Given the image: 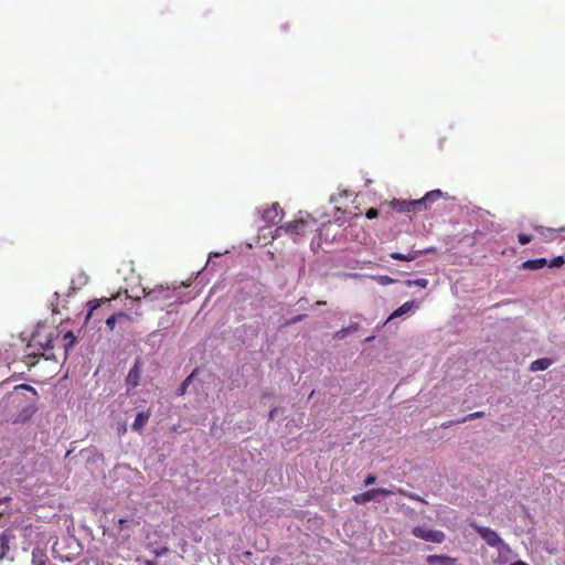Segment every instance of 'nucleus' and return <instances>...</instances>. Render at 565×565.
Returning <instances> with one entry per match:
<instances>
[{
  "label": "nucleus",
  "instance_id": "nucleus-9",
  "mask_svg": "<svg viewBox=\"0 0 565 565\" xmlns=\"http://www.w3.org/2000/svg\"><path fill=\"white\" fill-rule=\"evenodd\" d=\"M284 211L280 207L279 203H273L269 207L265 209L263 212V220L268 225H274L279 223L282 220Z\"/></svg>",
  "mask_w": 565,
  "mask_h": 565
},
{
  "label": "nucleus",
  "instance_id": "nucleus-7",
  "mask_svg": "<svg viewBox=\"0 0 565 565\" xmlns=\"http://www.w3.org/2000/svg\"><path fill=\"white\" fill-rule=\"evenodd\" d=\"M470 526L487 542L491 547L507 546L499 534L490 527L481 526L476 522H471Z\"/></svg>",
  "mask_w": 565,
  "mask_h": 565
},
{
  "label": "nucleus",
  "instance_id": "nucleus-23",
  "mask_svg": "<svg viewBox=\"0 0 565 565\" xmlns=\"http://www.w3.org/2000/svg\"><path fill=\"white\" fill-rule=\"evenodd\" d=\"M9 552V543L4 536L0 535V561L3 559Z\"/></svg>",
  "mask_w": 565,
  "mask_h": 565
},
{
  "label": "nucleus",
  "instance_id": "nucleus-30",
  "mask_svg": "<svg viewBox=\"0 0 565 565\" xmlns=\"http://www.w3.org/2000/svg\"><path fill=\"white\" fill-rule=\"evenodd\" d=\"M365 215H366V217H367V218L372 220V218L377 217V215H379V211H377L376 209H374V207H371V209H369V210L366 211V214H365Z\"/></svg>",
  "mask_w": 565,
  "mask_h": 565
},
{
  "label": "nucleus",
  "instance_id": "nucleus-5",
  "mask_svg": "<svg viewBox=\"0 0 565 565\" xmlns=\"http://www.w3.org/2000/svg\"><path fill=\"white\" fill-rule=\"evenodd\" d=\"M412 534L420 540L440 544L445 541L446 535L443 531L431 529L425 525H417L412 529Z\"/></svg>",
  "mask_w": 565,
  "mask_h": 565
},
{
  "label": "nucleus",
  "instance_id": "nucleus-11",
  "mask_svg": "<svg viewBox=\"0 0 565 565\" xmlns=\"http://www.w3.org/2000/svg\"><path fill=\"white\" fill-rule=\"evenodd\" d=\"M443 196L440 190H433L427 192L422 199L416 200L417 211L428 210L430 204L438 201Z\"/></svg>",
  "mask_w": 565,
  "mask_h": 565
},
{
  "label": "nucleus",
  "instance_id": "nucleus-33",
  "mask_svg": "<svg viewBox=\"0 0 565 565\" xmlns=\"http://www.w3.org/2000/svg\"><path fill=\"white\" fill-rule=\"evenodd\" d=\"M374 482H375V477L372 476V475L367 476V478L364 480V484L365 486H370V484H372Z\"/></svg>",
  "mask_w": 565,
  "mask_h": 565
},
{
  "label": "nucleus",
  "instance_id": "nucleus-38",
  "mask_svg": "<svg viewBox=\"0 0 565 565\" xmlns=\"http://www.w3.org/2000/svg\"><path fill=\"white\" fill-rule=\"evenodd\" d=\"M275 413H276V409H275V408H274V409H271V411L269 412V418H270V419H273V418H274Z\"/></svg>",
  "mask_w": 565,
  "mask_h": 565
},
{
  "label": "nucleus",
  "instance_id": "nucleus-6",
  "mask_svg": "<svg viewBox=\"0 0 565 565\" xmlns=\"http://www.w3.org/2000/svg\"><path fill=\"white\" fill-rule=\"evenodd\" d=\"M143 296L150 301H171L175 298V288L157 285L151 289L143 288Z\"/></svg>",
  "mask_w": 565,
  "mask_h": 565
},
{
  "label": "nucleus",
  "instance_id": "nucleus-4",
  "mask_svg": "<svg viewBox=\"0 0 565 565\" xmlns=\"http://www.w3.org/2000/svg\"><path fill=\"white\" fill-rule=\"evenodd\" d=\"M32 342L43 349V355L46 356V359H54L56 360L54 353H49L51 350H53L56 347V343L60 342V333L55 330L50 331L46 337L45 341L41 340L40 332H36L32 337Z\"/></svg>",
  "mask_w": 565,
  "mask_h": 565
},
{
  "label": "nucleus",
  "instance_id": "nucleus-19",
  "mask_svg": "<svg viewBox=\"0 0 565 565\" xmlns=\"http://www.w3.org/2000/svg\"><path fill=\"white\" fill-rule=\"evenodd\" d=\"M75 341H76V338H75V335H74V333L72 331H68V332H66L63 335V338L61 340V342H62L61 345H62V349H63L64 356H66L68 350L71 348H73Z\"/></svg>",
  "mask_w": 565,
  "mask_h": 565
},
{
  "label": "nucleus",
  "instance_id": "nucleus-3",
  "mask_svg": "<svg viewBox=\"0 0 565 565\" xmlns=\"http://www.w3.org/2000/svg\"><path fill=\"white\" fill-rule=\"evenodd\" d=\"M134 525H139V521L128 518L113 519V529L110 532L104 530V535L114 537L115 540L127 541L130 539V529Z\"/></svg>",
  "mask_w": 565,
  "mask_h": 565
},
{
  "label": "nucleus",
  "instance_id": "nucleus-32",
  "mask_svg": "<svg viewBox=\"0 0 565 565\" xmlns=\"http://www.w3.org/2000/svg\"><path fill=\"white\" fill-rule=\"evenodd\" d=\"M350 332V329H342L340 331H338L334 337L338 338V339H343L347 337V334Z\"/></svg>",
  "mask_w": 565,
  "mask_h": 565
},
{
  "label": "nucleus",
  "instance_id": "nucleus-25",
  "mask_svg": "<svg viewBox=\"0 0 565 565\" xmlns=\"http://www.w3.org/2000/svg\"><path fill=\"white\" fill-rule=\"evenodd\" d=\"M483 416H484V412L479 411V412H475V413L468 414L463 418L458 419L457 423H466L468 420H472V419L480 418V417H483Z\"/></svg>",
  "mask_w": 565,
  "mask_h": 565
},
{
  "label": "nucleus",
  "instance_id": "nucleus-18",
  "mask_svg": "<svg viewBox=\"0 0 565 565\" xmlns=\"http://www.w3.org/2000/svg\"><path fill=\"white\" fill-rule=\"evenodd\" d=\"M534 230L536 232H539L544 238H546L548 241H553L555 238L556 233L565 231L564 227H561L558 230H554V228L545 227V226H542V225L534 226Z\"/></svg>",
  "mask_w": 565,
  "mask_h": 565
},
{
  "label": "nucleus",
  "instance_id": "nucleus-15",
  "mask_svg": "<svg viewBox=\"0 0 565 565\" xmlns=\"http://www.w3.org/2000/svg\"><path fill=\"white\" fill-rule=\"evenodd\" d=\"M150 416H151V412L149 409L146 412H139L131 425L132 430L141 434L145 426L147 425Z\"/></svg>",
  "mask_w": 565,
  "mask_h": 565
},
{
  "label": "nucleus",
  "instance_id": "nucleus-43",
  "mask_svg": "<svg viewBox=\"0 0 565 565\" xmlns=\"http://www.w3.org/2000/svg\"><path fill=\"white\" fill-rule=\"evenodd\" d=\"M2 514H3V512H2V511H0V516H1Z\"/></svg>",
  "mask_w": 565,
  "mask_h": 565
},
{
  "label": "nucleus",
  "instance_id": "nucleus-14",
  "mask_svg": "<svg viewBox=\"0 0 565 565\" xmlns=\"http://www.w3.org/2000/svg\"><path fill=\"white\" fill-rule=\"evenodd\" d=\"M415 202H416V200H411V201L394 200V201H392L391 205L397 212L406 213V212L417 211V204Z\"/></svg>",
  "mask_w": 565,
  "mask_h": 565
},
{
  "label": "nucleus",
  "instance_id": "nucleus-29",
  "mask_svg": "<svg viewBox=\"0 0 565 565\" xmlns=\"http://www.w3.org/2000/svg\"><path fill=\"white\" fill-rule=\"evenodd\" d=\"M88 305L90 306V308H89V311L87 315V319L90 318L94 315V312L100 307V302L99 301H90V302H88Z\"/></svg>",
  "mask_w": 565,
  "mask_h": 565
},
{
  "label": "nucleus",
  "instance_id": "nucleus-40",
  "mask_svg": "<svg viewBox=\"0 0 565 565\" xmlns=\"http://www.w3.org/2000/svg\"><path fill=\"white\" fill-rule=\"evenodd\" d=\"M8 382H9V380H6V381L1 382L0 383V388L3 387Z\"/></svg>",
  "mask_w": 565,
  "mask_h": 565
},
{
  "label": "nucleus",
  "instance_id": "nucleus-27",
  "mask_svg": "<svg viewBox=\"0 0 565 565\" xmlns=\"http://www.w3.org/2000/svg\"><path fill=\"white\" fill-rule=\"evenodd\" d=\"M191 377H192V375H190L189 377H186V379L182 382V384H181V385H180V387L178 388V395H184V394H185L186 388H188V385H189V383H190V381H191Z\"/></svg>",
  "mask_w": 565,
  "mask_h": 565
},
{
  "label": "nucleus",
  "instance_id": "nucleus-36",
  "mask_svg": "<svg viewBox=\"0 0 565 565\" xmlns=\"http://www.w3.org/2000/svg\"><path fill=\"white\" fill-rule=\"evenodd\" d=\"M126 431H127L126 425H121L120 427H118V435H124V434H126Z\"/></svg>",
  "mask_w": 565,
  "mask_h": 565
},
{
  "label": "nucleus",
  "instance_id": "nucleus-13",
  "mask_svg": "<svg viewBox=\"0 0 565 565\" xmlns=\"http://www.w3.org/2000/svg\"><path fill=\"white\" fill-rule=\"evenodd\" d=\"M141 376L140 361L137 360L134 366L128 372L126 382L129 387H136L139 385Z\"/></svg>",
  "mask_w": 565,
  "mask_h": 565
},
{
  "label": "nucleus",
  "instance_id": "nucleus-8",
  "mask_svg": "<svg viewBox=\"0 0 565 565\" xmlns=\"http://www.w3.org/2000/svg\"><path fill=\"white\" fill-rule=\"evenodd\" d=\"M391 494H392V491L387 490L385 488L372 489V490H367L359 495H355V503L361 504V503H366L369 501L380 502L381 501L380 497H387Z\"/></svg>",
  "mask_w": 565,
  "mask_h": 565
},
{
  "label": "nucleus",
  "instance_id": "nucleus-26",
  "mask_svg": "<svg viewBox=\"0 0 565 565\" xmlns=\"http://www.w3.org/2000/svg\"><path fill=\"white\" fill-rule=\"evenodd\" d=\"M564 264H565V258L563 256H557V257L553 258L552 260L547 262L546 266L554 268V267H561Z\"/></svg>",
  "mask_w": 565,
  "mask_h": 565
},
{
  "label": "nucleus",
  "instance_id": "nucleus-2",
  "mask_svg": "<svg viewBox=\"0 0 565 565\" xmlns=\"http://www.w3.org/2000/svg\"><path fill=\"white\" fill-rule=\"evenodd\" d=\"M316 220H297L278 227L276 230V235H280L281 232H285L295 243H298L301 237L316 231Z\"/></svg>",
  "mask_w": 565,
  "mask_h": 565
},
{
  "label": "nucleus",
  "instance_id": "nucleus-28",
  "mask_svg": "<svg viewBox=\"0 0 565 565\" xmlns=\"http://www.w3.org/2000/svg\"><path fill=\"white\" fill-rule=\"evenodd\" d=\"M532 238H533V237H532V235H530V234H524V233L519 234V236H518L519 243H520L521 245H526V244H529L530 242H532Z\"/></svg>",
  "mask_w": 565,
  "mask_h": 565
},
{
  "label": "nucleus",
  "instance_id": "nucleus-35",
  "mask_svg": "<svg viewBox=\"0 0 565 565\" xmlns=\"http://www.w3.org/2000/svg\"><path fill=\"white\" fill-rule=\"evenodd\" d=\"M454 424H458V423H457V420H449V422H447V423H443V424H441V427H443V428H448V427H450V426H451V425H454Z\"/></svg>",
  "mask_w": 565,
  "mask_h": 565
},
{
  "label": "nucleus",
  "instance_id": "nucleus-37",
  "mask_svg": "<svg viewBox=\"0 0 565 565\" xmlns=\"http://www.w3.org/2000/svg\"><path fill=\"white\" fill-rule=\"evenodd\" d=\"M511 565H529V564L524 561H516V562L512 563Z\"/></svg>",
  "mask_w": 565,
  "mask_h": 565
},
{
  "label": "nucleus",
  "instance_id": "nucleus-16",
  "mask_svg": "<svg viewBox=\"0 0 565 565\" xmlns=\"http://www.w3.org/2000/svg\"><path fill=\"white\" fill-rule=\"evenodd\" d=\"M547 265L546 258L529 259L522 263L521 268L525 270H537Z\"/></svg>",
  "mask_w": 565,
  "mask_h": 565
},
{
  "label": "nucleus",
  "instance_id": "nucleus-31",
  "mask_svg": "<svg viewBox=\"0 0 565 565\" xmlns=\"http://www.w3.org/2000/svg\"><path fill=\"white\" fill-rule=\"evenodd\" d=\"M307 316L306 315H298V316H295L294 318H291L289 321H288V324H294V323H297L301 320H303Z\"/></svg>",
  "mask_w": 565,
  "mask_h": 565
},
{
  "label": "nucleus",
  "instance_id": "nucleus-39",
  "mask_svg": "<svg viewBox=\"0 0 565 565\" xmlns=\"http://www.w3.org/2000/svg\"><path fill=\"white\" fill-rule=\"evenodd\" d=\"M102 302H103V303H107V305H109L110 299H108V298H104V299H102Z\"/></svg>",
  "mask_w": 565,
  "mask_h": 565
},
{
  "label": "nucleus",
  "instance_id": "nucleus-20",
  "mask_svg": "<svg viewBox=\"0 0 565 565\" xmlns=\"http://www.w3.org/2000/svg\"><path fill=\"white\" fill-rule=\"evenodd\" d=\"M415 306L414 301H406L399 308H397L388 318V320L401 317L413 309Z\"/></svg>",
  "mask_w": 565,
  "mask_h": 565
},
{
  "label": "nucleus",
  "instance_id": "nucleus-10",
  "mask_svg": "<svg viewBox=\"0 0 565 565\" xmlns=\"http://www.w3.org/2000/svg\"><path fill=\"white\" fill-rule=\"evenodd\" d=\"M435 252H436L435 247H428L425 249H417V250L411 249L407 254L394 252L391 254V257L396 260L412 262V260L417 259L422 255L435 253Z\"/></svg>",
  "mask_w": 565,
  "mask_h": 565
},
{
  "label": "nucleus",
  "instance_id": "nucleus-17",
  "mask_svg": "<svg viewBox=\"0 0 565 565\" xmlns=\"http://www.w3.org/2000/svg\"><path fill=\"white\" fill-rule=\"evenodd\" d=\"M552 364H553V360H551L548 358H542V359H537V360L533 361L530 364L529 370L531 372L544 371V370L548 369Z\"/></svg>",
  "mask_w": 565,
  "mask_h": 565
},
{
  "label": "nucleus",
  "instance_id": "nucleus-41",
  "mask_svg": "<svg viewBox=\"0 0 565 565\" xmlns=\"http://www.w3.org/2000/svg\"><path fill=\"white\" fill-rule=\"evenodd\" d=\"M324 303H326L324 301H317L318 306H321V305H324Z\"/></svg>",
  "mask_w": 565,
  "mask_h": 565
},
{
  "label": "nucleus",
  "instance_id": "nucleus-42",
  "mask_svg": "<svg viewBox=\"0 0 565 565\" xmlns=\"http://www.w3.org/2000/svg\"><path fill=\"white\" fill-rule=\"evenodd\" d=\"M147 565H154V564H153V562L148 561V562H147Z\"/></svg>",
  "mask_w": 565,
  "mask_h": 565
},
{
  "label": "nucleus",
  "instance_id": "nucleus-22",
  "mask_svg": "<svg viewBox=\"0 0 565 565\" xmlns=\"http://www.w3.org/2000/svg\"><path fill=\"white\" fill-rule=\"evenodd\" d=\"M404 284L407 287L418 286L420 288H426L428 286V280L426 278L408 279Z\"/></svg>",
  "mask_w": 565,
  "mask_h": 565
},
{
  "label": "nucleus",
  "instance_id": "nucleus-12",
  "mask_svg": "<svg viewBox=\"0 0 565 565\" xmlns=\"http://www.w3.org/2000/svg\"><path fill=\"white\" fill-rule=\"evenodd\" d=\"M425 561L427 565H457V558L448 555H428Z\"/></svg>",
  "mask_w": 565,
  "mask_h": 565
},
{
  "label": "nucleus",
  "instance_id": "nucleus-21",
  "mask_svg": "<svg viewBox=\"0 0 565 565\" xmlns=\"http://www.w3.org/2000/svg\"><path fill=\"white\" fill-rule=\"evenodd\" d=\"M120 318H125V319H128V315H126L125 312H118V313H114L111 315L110 317H108L106 319V326L107 328L113 331L115 329V326H116V321L117 319H120Z\"/></svg>",
  "mask_w": 565,
  "mask_h": 565
},
{
  "label": "nucleus",
  "instance_id": "nucleus-24",
  "mask_svg": "<svg viewBox=\"0 0 565 565\" xmlns=\"http://www.w3.org/2000/svg\"><path fill=\"white\" fill-rule=\"evenodd\" d=\"M374 280L382 285V286H386V285H391V284H394L396 282V279L390 277V276H386V275H379V276H375L374 277Z\"/></svg>",
  "mask_w": 565,
  "mask_h": 565
},
{
  "label": "nucleus",
  "instance_id": "nucleus-1",
  "mask_svg": "<svg viewBox=\"0 0 565 565\" xmlns=\"http://www.w3.org/2000/svg\"><path fill=\"white\" fill-rule=\"evenodd\" d=\"M39 394L29 384L15 385L2 399L6 414L12 424L29 422L38 411Z\"/></svg>",
  "mask_w": 565,
  "mask_h": 565
},
{
  "label": "nucleus",
  "instance_id": "nucleus-34",
  "mask_svg": "<svg viewBox=\"0 0 565 565\" xmlns=\"http://www.w3.org/2000/svg\"><path fill=\"white\" fill-rule=\"evenodd\" d=\"M334 227V224L330 223L328 225H323L322 230L321 231H326L327 234ZM322 234V232H320V235Z\"/></svg>",
  "mask_w": 565,
  "mask_h": 565
}]
</instances>
